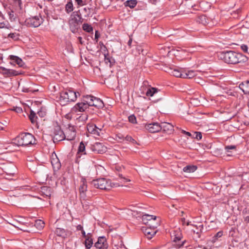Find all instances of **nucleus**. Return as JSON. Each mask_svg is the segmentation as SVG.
Segmentation results:
<instances>
[{"instance_id": "1", "label": "nucleus", "mask_w": 249, "mask_h": 249, "mask_svg": "<svg viewBox=\"0 0 249 249\" xmlns=\"http://www.w3.org/2000/svg\"><path fill=\"white\" fill-rule=\"evenodd\" d=\"M219 56L225 62L231 64L240 63L244 62L246 58L242 53L232 51L222 52L220 53Z\"/></svg>"}, {"instance_id": "2", "label": "nucleus", "mask_w": 249, "mask_h": 249, "mask_svg": "<svg viewBox=\"0 0 249 249\" xmlns=\"http://www.w3.org/2000/svg\"><path fill=\"white\" fill-rule=\"evenodd\" d=\"M90 184L95 188L104 190H109L112 187L120 186L117 183H112L110 180L105 178H99L94 179L90 182Z\"/></svg>"}, {"instance_id": "3", "label": "nucleus", "mask_w": 249, "mask_h": 249, "mask_svg": "<svg viewBox=\"0 0 249 249\" xmlns=\"http://www.w3.org/2000/svg\"><path fill=\"white\" fill-rule=\"evenodd\" d=\"M15 141L19 146H26L36 144V140L31 133H23L16 138Z\"/></svg>"}, {"instance_id": "4", "label": "nucleus", "mask_w": 249, "mask_h": 249, "mask_svg": "<svg viewBox=\"0 0 249 249\" xmlns=\"http://www.w3.org/2000/svg\"><path fill=\"white\" fill-rule=\"evenodd\" d=\"M77 98V93L75 91L71 90H65L60 93V104L65 105L70 102H74Z\"/></svg>"}, {"instance_id": "5", "label": "nucleus", "mask_w": 249, "mask_h": 249, "mask_svg": "<svg viewBox=\"0 0 249 249\" xmlns=\"http://www.w3.org/2000/svg\"><path fill=\"white\" fill-rule=\"evenodd\" d=\"M76 17H74L69 20V25L71 30L74 33L79 28V25L82 23L83 20L81 17L79 15H77Z\"/></svg>"}, {"instance_id": "6", "label": "nucleus", "mask_w": 249, "mask_h": 249, "mask_svg": "<svg viewBox=\"0 0 249 249\" xmlns=\"http://www.w3.org/2000/svg\"><path fill=\"white\" fill-rule=\"evenodd\" d=\"M158 224L156 223L155 225H152L149 224V227H143L142 231L144 234L147 236V238L151 239L152 237L156 233L157 231L155 228H157Z\"/></svg>"}, {"instance_id": "7", "label": "nucleus", "mask_w": 249, "mask_h": 249, "mask_svg": "<svg viewBox=\"0 0 249 249\" xmlns=\"http://www.w3.org/2000/svg\"><path fill=\"white\" fill-rule=\"evenodd\" d=\"M43 19L38 16H35L26 19L25 22L29 27H37L43 22Z\"/></svg>"}, {"instance_id": "8", "label": "nucleus", "mask_w": 249, "mask_h": 249, "mask_svg": "<svg viewBox=\"0 0 249 249\" xmlns=\"http://www.w3.org/2000/svg\"><path fill=\"white\" fill-rule=\"evenodd\" d=\"M53 135L54 142H58L65 139L64 132L61 130L59 126L54 128Z\"/></svg>"}, {"instance_id": "9", "label": "nucleus", "mask_w": 249, "mask_h": 249, "mask_svg": "<svg viewBox=\"0 0 249 249\" xmlns=\"http://www.w3.org/2000/svg\"><path fill=\"white\" fill-rule=\"evenodd\" d=\"M64 134L66 140L68 141L73 140L76 134L75 127L71 124H68V127L65 130Z\"/></svg>"}, {"instance_id": "10", "label": "nucleus", "mask_w": 249, "mask_h": 249, "mask_svg": "<svg viewBox=\"0 0 249 249\" xmlns=\"http://www.w3.org/2000/svg\"><path fill=\"white\" fill-rule=\"evenodd\" d=\"M145 128L151 133H156L162 129V126L158 123H154L145 124Z\"/></svg>"}, {"instance_id": "11", "label": "nucleus", "mask_w": 249, "mask_h": 249, "mask_svg": "<svg viewBox=\"0 0 249 249\" xmlns=\"http://www.w3.org/2000/svg\"><path fill=\"white\" fill-rule=\"evenodd\" d=\"M79 190L80 198L85 200L86 197V192L87 191V184L85 178H82Z\"/></svg>"}, {"instance_id": "12", "label": "nucleus", "mask_w": 249, "mask_h": 249, "mask_svg": "<svg viewBox=\"0 0 249 249\" xmlns=\"http://www.w3.org/2000/svg\"><path fill=\"white\" fill-rule=\"evenodd\" d=\"M93 151L99 154H103L106 152L107 147L102 143L96 142L91 146Z\"/></svg>"}, {"instance_id": "13", "label": "nucleus", "mask_w": 249, "mask_h": 249, "mask_svg": "<svg viewBox=\"0 0 249 249\" xmlns=\"http://www.w3.org/2000/svg\"><path fill=\"white\" fill-rule=\"evenodd\" d=\"M89 107L83 101L81 103H77L72 108L71 112L74 113L82 112L86 111Z\"/></svg>"}, {"instance_id": "14", "label": "nucleus", "mask_w": 249, "mask_h": 249, "mask_svg": "<svg viewBox=\"0 0 249 249\" xmlns=\"http://www.w3.org/2000/svg\"><path fill=\"white\" fill-rule=\"evenodd\" d=\"M95 247L99 249H107L108 245L106 238L104 236L99 237L98 241L95 243Z\"/></svg>"}, {"instance_id": "15", "label": "nucleus", "mask_w": 249, "mask_h": 249, "mask_svg": "<svg viewBox=\"0 0 249 249\" xmlns=\"http://www.w3.org/2000/svg\"><path fill=\"white\" fill-rule=\"evenodd\" d=\"M51 162L54 170H58L61 167V163L55 153L52 154Z\"/></svg>"}, {"instance_id": "16", "label": "nucleus", "mask_w": 249, "mask_h": 249, "mask_svg": "<svg viewBox=\"0 0 249 249\" xmlns=\"http://www.w3.org/2000/svg\"><path fill=\"white\" fill-rule=\"evenodd\" d=\"M156 219V216H154L153 215H149V214H144L142 216V220L146 225H148L149 224H151L152 225H153L152 223L153 222H155V220Z\"/></svg>"}, {"instance_id": "17", "label": "nucleus", "mask_w": 249, "mask_h": 249, "mask_svg": "<svg viewBox=\"0 0 249 249\" xmlns=\"http://www.w3.org/2000/svg\"><path fill=\"white\" fill-rule=\"evenodd\" d=\"M87 129L89 133L100 136L99 131L101 130V128H99L95 124H88Z\"/></svg>"}, {"instance_id": "18", "label": "nucleus", "mask_w": 249, "mask_h": 249, "mask_svg": "<svg viewBox=\"0 0 249 249\" xmlns=\"http://www.w3.org/2000/svg\"><path fill=\"white\" fill-rule=\"evenodd\" d=\"M0 69L2 71V73L6 76L10 77L18 74V72L15 70L7 69L4 67H1Z\"/></svg>"}, {"instance_id": "19", "label": "nucleus", "mask_w": 249, "mask_h": 249, "mask_svg": "<svg viewBox=\"0 0 249 249\" xmlns=\"http://www.w3.org/2000/svg\"><path fill=\"white\" fill-rule=\"evenodd\" d=\"M10 58L12 61V62H10L11 64H15V63H16L20 67L23 66L24 63L22 59L14 55H10Z\"/></svg>"}, {"instance_id": "20", "label": "nucleus", "mask_w": 249, "mask_h": 249, "mask_svg": "<svg viewBox=\"0 0 249 249\" xmlns=\"http://www.w3.org/2000/svg\"><path fill=\"white\" fill-rule=\"evenodd\" d=\"M239 88L245 94H249V81L247 80L241 83L239 86Z\"/></svg>"}, {"instance_id": "21", "label": "nucleus", "mask_w": 249, "mask_h": 249, "mask_svg": "<svg viewBox=\"0 0 249 249\" xmlns=\"http://www.w3.org/2000/svg\"><path fill=\"white\" fill-rule=\"evenodd\" d=\"M91 236V234L90 233H88V237L85 238V245L87 249H89L93 245V240Z\"/></svg>"}, {"instance_id": "22", "label": "nucleus", "mask_w": 249, "mask_h": 249, "mask_svg": "<svg viewBox=\"0 0 249 249\" xmlns=\"http://www.w3.org/2000/svg\"><path fill=\"white\" fill-rule=\"evenodd\" d=\"M83 154H86L85 145L83 142H81L78 146V151L76 155L77 159L80 158L81 155Z\"/></svg>"}, {"instance_id": "23", "label": "nucleus", "mask_w": 249, "mask_h": 249, "mask_svg": "<svg viewBox=\"0 0 249 249\" xmlns=\"http://www.w3.org/2000/svg\"><path fill=\"white\" fill-rule=\"evenodd\" d=\"M92 107L102 108L104 107V103L100 99L94 97L93 102L91 104Z\"/></svg>"}, {"instance_id": "24", "label": "nucleus", "mask_w": 249, "mask_h": 249, "mask_svg": "<svg viewBox=\"0 0 249 249\" xmlns=\"http://www.w3.org/2000/svg\"><path fill=\"white\" fill-rule=\"evenodd\" d=\"M93 96L90 95H87L85 96L83 99V102L86 104L87 106L89 107V106H91L92 103L93 102Z\"/></svg>"}, {"instance_id": "25", "label": "nucleus", "mask_w": 249, "mask_h": 249, "mask_svg": "<svg viewBox=\"0 0 249 249\" xmlns=\"http://www.w3.org/2000/svg\"><path fill=\"white\" fill-rule=\"evenodd\" d=\"M172 236L174 237V241L177 242L180 241L182 238V235L179 229L175 231L173 233Z\"/></svg>"}, {"instance_id": "26", "label": "nucleus", "mask_w": 249, "mask_h": 249, "mask_svg": "<svg viewBox=\"0 0 249 249\" xmlns=\"http://www.w3.org/2000/svg\"><path fill=\"white\" fill-rule=\"evenodd\" d=\"M168 72L170 74H172L174 76L183 78V73L180 71L178 69H173L172 68H170Z\"/></svg>"}, {"instance_id": "27", "label": "nucleus", "mask_w": 249, "mask_h": 249, "mask_svg": "<svg viewBox=\"0 0 249 249\" xmlns=\"http://www.w3.org/2000/svg\"><path fill=\"white\" fill-rule=\"evenodd\" d=\"M41 193L46 196L50 197L51 196V189L47 186H43L41 188Z\"/></svg>"}, {"instance_id": "28", "label": "nucleus", "mask_w": 249, "mask_h": 249, "mask_svg": "<svg viewBox=\"0 0 249 249\" xmlns=\"http://www.w3.org/2000/svg\"><path fill=\"white\" fill-rule=\"evenodd\" d=\"M197 169V167L195 165H187L184 167L183 171L186 173H193Z\"/></svg>"}, {"instance_id": "29", "label": "nucleus", "mask_w": 249, "mask_h": 249, "mask_svg": "<svg viewBox=\"0 0 249 249\" xmlns=\"http://www.w3.org/2000/svg\"><path fill=\"white\" fill-rule=\"evenodd\" d=\"M196 73L195 71L191 70L187 72L183 73V78H192L196 76Z\"/></svg>"}, {"instance_id": "30", "label": "nucleus", "mask_w": 249, "mask_h": 249, "mask_svg": "<svg viewBox=\"0 0 249 249\" xmlns=\"http://www.w3.org/2000/svg\"><path fill=\"white\" fill-rule=\"evenodd\" d=\"M91 9L89 7H85L82 10V14L84 15V17L88 18L89 17L91 14Z\"/></svg>"}, {"instance_id": "31", "label": "nucleus", "mask_w": 249, "mask_h": 249, "mask_svg": "<svg viewBox=\"0 0 249 249\" xmlns=\"http://www.w3.org/2000/svg\"><path fill=\"white\" fill-rule=\"evenodd\" d=\"M73 10V4L71 1L68 2L65 5V11L69 14Z\"/></svg>"}, {"instance_id": "32", "label": "nucleus", "mask_w": 249, "mask_h": 249, "mask_svg": "<svg viewBox=\"0 0 249 249\" xmlns=\"http://www.w3.org/2000/svg\"><path fill=\"white\" fill-rule=\"evenodd\" d=\"M161 125L162 126V128L163 129L164 131H171L173 130V126L169 123H162Z\"/></svg>"}, {"instance_id": "33", "label": "nucleus", "mask_w": 249, "mask_h": 249, "mask_svg": "<svg viewBox=\"0 0 249 249\" xmlns=\"http://www.w3.org/2000/svg\"><path fill=\"white\" fill-rule=\"evenodd\" d=\"M44 225V222L40 219L36 220L35 224V226L39 230L43 229Z\"/></svg>"}, {"instance_id": "34", "label": "nucleus", "mask_w": 249, "mask_h": 249, "mask_svg": "<svg viewBox=\"0 0 249 249\" xmlns=\"http://www.w3.org/2000/svg\"><path fill=\"white\" fill-rule=\"evenodd\" d=\"M158 92V90L156 88H152L148 89L146 92V95L148 96H152L154 94Z\"/></svg>"}, {"instance_id": "35", "label": "nucleus", "mask_w": 249, "mask_h": 249, "mask_svg": "<svg viewBox=\"0 0 249 249\" xmlns=\"http://www.w3.org/2000/svg\"><path fill=\"white\" fill-rule=\"evenodd\" d=\"M55 233L59 236L63 237L66 235L65 230L62 228H57L55 230Z\"/></svg>"}, {"instance_id": "36", "label": "nucleus", "mask_w": 249, "mask_h": 249, "mask_svg": "<svg viewBox=\"0 0 249 249\" xmlns=\"http://www.w3.org/2000/svg\"><path fill=\"white\" fill-rule=\"evenodd\" d=\"M82 28L85 31L88 33H90L93 31V28L91 26L87 23L83 24Z\"/></svg>"}, {"instance_id": "37", "label": "nucleus", "mask_w": 249, "mask_h": 249, "mask_svg": "<svg viewBox=\"0 0 249 249\" xmlns=\"http://www.w3.org/2000/svg\"><path fill=\"white\" fill-rule=\"evenodd\" d=\"M125 5L129 7L130 8H134L137 4V2L135 0H127L125 2Z\"/></svg>"}, {"instance_id": "38", "label": "nucleus", "mask_w": 249, "mask_h": 249, "mask_svg": "<svg viewBox=\"0 0 249 249\" xmlns=\"http://www.w3.org/2000/svg\"><path fill=\"white\" fill-rule=\"evenodd\" d=\"M29 118L32 124H34L36 122V113L32 110L31 111Z\"/></svg>"}, {"instance_id": "39", "label": "nucleus", "mask_w": 249, "mask_h": 249, "mask_svg": "<svg viewBox=\"0 0 249 249\" xmlns=\"http://www.w3.org/2000/svg\"><path fill=\"white\" fill-rule=\"evenodd\" d=\"M240 48L243 52L249 54V46H248L246 44H242L240 46Z\"/></svg>"}, {"instance_id": "40", "label": "nucleus", "mask_w": 249, "mask_h": 249, "mask_svg": "<svg viewBox=\"0 0 249 249\" xmlns=\"http://www.w3.org/2000/svg\"><path fill=\"white\" fill-rule=\"evenodd\" d=\"M129 121L132 124H136V118L134 115H131L128 117Z\"/></svg>"}, {"instance_id": "41", "label": "nucleus", "mask_w": 249, "mask_h": 249, "mask_svg": "<svg viewBox=\"0 0 249 249\" xmlns=\"http://www.w3.org/2000/svg\"><path fill=\"white\" fill-rule=\"evenodd\" d=\"M193 138L196 139L197 140H200L202 138V134L200 132H195Z\"/></svg>"}, {"instance_id": "42", "label": "nucleus", "mask_w": 249, "mask_h": 249, "mask_svg": "<svg viewBox=\"0 0 249 249\" xmlns=\"http://www.w3.org/2000/svg\"><path fill=\"white\" fill-rule=\"evenodd\" d=\"M124 139L126 141L131 142L133 143H136V141L130 136H126Z\"/></svg>"}, {"instance_id": "43", "label": "nucleus", "mask_w": 249, "mask_h": 249, "mask_svg": "<svg viewBox=\"0 0 249 249\" xmlns=\"http://www.w3.org/2000/svg\"><path fill=\"white\" fill-rule=\"evenodd\" d=\"M223 235V231H220L218 232L213 237V241H215L218 238L221 237Z\"/></svg>"}, {"instance_id": "44", "label": "nucleus", "mask_w": 249, "mask_h": 249, "mask_svg": "<svg viewBox=\"0 0 249 249\" xmlns=\"http://www.w3.org/2000/svg\"><path fill=\"white\" fill-rule=\"evenodd\" d=\"M236 146L234 145H228L225 147V149L227 152H229L230 150L235 149Z\"/></svg>"}, {"instance_id": "45", "label": "nucleus", "mask_w": 249, "mask_h": 249, "mask_svg": "<svg viewBox=\"0 0 249 249\" xmlns=\"http://www.w3.org/2000/svg\"><path fill=\"white\" fill-rule=\"evenodd\" d=\"M8 14L11 20H15L16 17L14 16V12L13 11L9 12Z\"/></svg>"}, {"instance_id": "46", "label": "nucleus", "mask_w": 249, "mask_h": 249, "mask_svg": "<svg viewBox=\"0 0 249 249\" xmlns=\"http://www.w3.org/2000/svg\"><path fill=\"white\" fill-rule=\"evenodd\" d=\"M88 116L87 114H83L82 116L80 117V118L82 121H86L88 119Z\"/></svg>"}, {"instance_id": "47", "label": "nucleus", "mask_w": 249, "mask_h": 249, "mask_svg": "<svg viewBox=\"0 0 249 249\" xmlns=\"http://www.w3.org/2000/svg\"><path fill=\"white\" fill-rule=\"evenodd\" d=\"M14 110L17 113H21L22 112V109L20 107H16Z\"/></svg>"}, {"instance_id": "48", "label": "nucleus", "mask_w": 249, "mask_h": 249, "mask_svg": "<svg viewBox=\"0 0 249 249\" xmlns=\"http://www.w3.org/2000/svg\"><path fill=\"white\" fill-rule=\"evenodd\" d=\"M227 93L229 95H231V96H235V93L232 91L231 89H229L227 91Z\"/></svg>"}, {"instance_id": "49", "label": "nucleus", "mask_w": 249, "mask_h": 249, "mask_svg": "<svg viewBox=\"0 0 249 249\" xmlns=\"http://www.w3.org/2000/svg\"><path fill=\"white\" fill-rule=\"evenodd\" d=\"M100 36V34H99L98 32L97 31H96L95 34V40H96V41H98V38Z\"/></svg>"}, {"instance_id": "50", "label": "nucleus", "mask_w": 249, "mask_h": 249, "mask_svg": "<svg viewBox=\"0 0 249 249\" xmlns=\"http://www.w3.org/2000/svg\"><path fill=\"white\" fill-rule=\"evenodd\" d=\"M181 132L183 134H185V135H187L188 136H191V135H192L191 134L190 132H187V131H185L184 130H181Z\"/></svg>"}, {"instance_id": "51", "label": "nucleus", "mask_w": 249, "mask_h": 249, "mask_svg": "<svg viewBox=\"0 0 249 249\" xmlns=\"http://www.w3.org/2000/svg\"><path fill=\"white\" fill-rule=\"evenodd\" d=\"M132 42V39L131 38H130L127 42V45L129 48H130L131 47Z\"/></svg>"}, {"instance_id": "52", "label": "nucleus", "mask_w": 249, "mask_h": 249, "mask_svg": "<svg viewBox=\"0 0 249 249\" xmlns=\"http://www.w3.org/2000/svg\"><path fill=\"white\" fill-rule=\"evenodd\" d=\"M76 229L78 231H82V230H83V227L81 225H77V227H76Z\"/></svg>"}, {"instance_id": "53", "label": "nucleus", "mask_w": 249, "mask_h": 249, "mask_svg": "<svg viewBox=\"0 0 249 249\" xmlns=\"http://www.w3.org/2000/svg\"><path fill=\"white\" fill-rule=\"evenodd\" d=\"M119 176V177H120V178H123V179L125 180V181H124V182H127V181H130V179H126L125 178H124V177H123V175H122V174H120Z\"/></svg>"}, {"instance_id": "54", "label": "nucleus", "mask_w": 249, "mask_h": 249, "mask_svg": "<svg viewBox=\"0 0 249 249\" xmlns=\"http://www.w3.org/2000/svg\"><path fill=\"white\" fill-rule=\"evenodd\" d=\"M82 234L84 238H86V237H88V234H86L85 231L84 230L82 231Z\"/></svg>"}, {"instance_id": "55", "label": "nucleus", "mask_w": 249, "mask_h": 249, "mask_svg": "<svg viewBox=\"0 0 249 249\" xmlns=\"http://www.w3.org/2000/svg\"><path fill=\"white\" fill-rule=\"evenodd\" d=\"M75 1L77 3L78 5H82V0H75Z\"/></svg>"}, {"instance_id": "56", "label": "nucleus", "mask_w": 249, "mask_h": 249, "mask_svg": "<svg viewBox=\"0 0 249 249\" xmlns=\"http://www.w3.org/2000/svg\"><path fill=\"white\" fill-rule=\"evenodd\" d=\"M19 229L20 230L23 231H24L30 232V231H29L28 230H27V229H25L24 228H19Z\"/></svg>"}, {"instance_id": "57", "label": "nucleus", "mask_w": 249, "mask_h": 249, "mask_svg": "<svg viewBox=\"0 0 249 249\" xmlns=\"http://www.w3.org/2000/svg\"><path fill=\"white\" fill-rule=\"evenodd\" d=\"M185 242V241H182V242H181V244H178V245H178V246L179 247H181V246H183V245H184V244Z\"/></svg>"}, {"instance_id": "58", "label": "nucleus", "mask_w": 249, "mask_h": 249, "mask_svg": "<svg viewBox=\"0 0 249 249\" xmlns=\"http://www.w3.org/2000/svg\"><path fill=\"white\" fill-rule=\"evenodd\" d=\"M245 220L249 223V216H247L245 218Z\"/></svg>"}, {"instance_id": "59", "label": "nucleus", "mask_w": 249, "mask_h": 249, "mask_svg": "<svg viewBox=\"0 0 249 249\" xmlns=\"http://www.w3.org/2000/svg\"><path fill=\"white\" fill-rule=\"evenodd\" d=\"M4 25V23L3 22H0V28H3Z\"/></svg>"}, {"instance_id": "60", "label": "nucleus", "mask_w": 249, "mask_h": 249, "mask_svg": "<svg viewBox=\"0 0 249 249\" xmlns=\"http://www.w3.org/2000/svg\"><path fill=\"white\" fill-rule=\"evenodd\" d=\"M8 36L11 38H13L14 36V34H9Z\"/></svg>"}, {"instance_id": "61", "label": "nucleus", "mask_w": 249, "mask_h": 249, "mask_svg": "<svg viewBox=\"0 0 249 249\" xmlns=\"http://www.w3.org/2000/svg\"><path fill=\"white\" fill-rule=\"evenodd\" d=\"M0 17H1L2 19H4L3 15L2 13L0 11Z\"/></svg>"}, {"instance_id": "62", "label": "nucleus", "mask_w": 249, "mask_h": 249, "mask_svg": "<svg viewBox=\"0 0 249 249\" xmlns=\"http://www.w3.org/2000/svg\"><path fill=\"white\" fill-rule=\"evenodd\" d=\"M203 249H211V247H205L203 248Z\"/></svg>"}, {"instance_id": "63", "label": "nucleus", "mask_w": 249, "mask_h": 249, "mask_svg": "<svg viewBox=\"0 0 249 249\" xmlns=\"http://www.w3.org/2000/svg\"><path fill=\"white\" fill-rule=\"evenodd\" d=\"M200 18L201 19H203V18L205 19V16H201V17H200Z\"/></svg>"}, {"instance_id": "64", "label": "nucleus", "mask_w": 249, "mask_h": 249, "mask_svg": "<svg viewBox=\"0 0 249 249\" xmlns=\"http://www.w3.org/2000/svg\"><path fill=\"white\" fill-rule=\"evenodd\" d=\"M182 222H183V224H185V220L184 218L182 219Z\"/></svg>"}]
</instances>
